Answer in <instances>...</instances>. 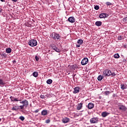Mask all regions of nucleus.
<instances>
[{
  "mask_svg": "<svg viewBox=\"0 0 127 127\" xmlns=\"http://www.w3.org/2000/svg\"><path fill=\"white\" fill-rule=\"evenodd\" d=\"M94 103L90 102L88 103L87 107L88 109H89V110H92V109L94 108Z\"/></svg>",
  "mask_w": 127,
  "mask_h": 127,
  "instance_id": "obj_12",
  "label": "nucleus"
},
{
  "mask_svg": "<svg viewBox=\"0 0 127 127\" xmlns=\"http://www.w3.org/2000/svg\"><path fill=\"white\" fill-rule=\"evenodd\" d=\"M68 20L71 23H74V22H75V18H74V17H69L68 18Z\"/></svg>",
  "mask_w": 127,
  "mask_h": 127,
  "instance_id": "obj_14",
  "label": "nucleus"
},
{
  "mask_svg": "<svg viewBox=\"0 0 127 127\" xmlns=\"http://www.w3.org/2000/svg\"><path fill=\"white\" fill-rule=\"evenodd\" d=\"M91 124H97L99 122V119L97 117L91 118L90 120Z\"/></svg>",
  "mask_w": 127,
  "mask_h": 127,
  "instance_id": "obj_6",
  "label": "nucleus"
},
{
  "mask_svg": "<svg viewBox=\"0 0 127 127\" xmlns=\"http://www.w3.org/2000/svg\"><path fill=\"white\" fill-rule=\"evenodd\" d=\"M69 121L70 119L67 117H65L62 120L63 124H67V123H69Z\"/></svg>",
  "mask_w": 127,
  "mask_h": 127,
  "instance_id": "obj_10",
  "label": "nucleus"
},
{
  "mask_svg": "<svg viewBox=\"0 0 127 127\" xmlns=\"http://www.w3.org/2000/svg\"><path fill=\"white\" fill-rule=\"evenodd\" d=\"M51 47L53 49V50L56 48L55 45H51Z\"/></svg>",
  "mask_w": 127,
  "mask_h": 127,
  "instance_id": "obj_32",
  "label": "nucleus"
},
{
  "mask_svg": "<svg viewBox=\"0 0 127 127\" xmlns=\"http://www.w3.org/2000/svg\"><path fill=\"white\" fill-rule=\"evenodd\" d=\"M104 77L102 75H99L97 79L98 80V81H102L103 80V77Z\"/></svg>",
  "mask_w": 127,
  "mask_h": 127,
  "instance_id": "obj_23",
  "label": "nucleus"
},
{
  "mask_svg": "<svg viewBox=\"0 0 127 127\" xmlns=\"http://www.w3.org/2000/svg\"><path fill=\"white\" fill-rule=\"evenodd\" d=\"M47 84H52V79H48L47 80Z\"/></svg>",
  "mask_w": 127,
  "mask_h": 127,
  "instance_id": "obj_28",
  "label": "nucleus"
},
{
  "mask_svg": "<svg viewBox=\"0 0 127 127\" xmlns=\"http://www.w3.org/2000/svg\"><path fill=\"white\" fill-rule=\"evenodd\" d=\"M12 1L14 2H16V1H17V0H12Z\"/></svg>",
  "mask_w": 127,
  "mask_h": 127,
  "instance_id": "obj_42",
  "label": "nucleus"
},
{
  "mask_svg": "<svg viewBox=\"0 0 127 127\" xmlns=\"http://www.w3.org/2000/svg\"><path fill=\"white\" fill-rule=\"evenodd\" d=\"M1 11H2V9H1V8H0V13H1Z\"/></svg>",
  "mask_w": 127,
  "mask_h": 127,
  "instance_id": "obj_40",
  "label": "nucleus"
},
{
  "mask_svg": "<svg viewBox=\"0 0 127 127\" xmlns=\"http://www.w3.org/2000/svg\"><path fill=\"white\" fill-rule=\"evenodd\" d=\"M49 123H50V120L48 119V120H46V124H49Z\"/></svg>",
  "mask_w": 127,
  "mask_h": 127,
  "instance_id": "obj_36",
  "label": "nucleus"
},
{
  "mask_svg": "<svg viewBox=\"0 0 127 127\" xmlns=\"http://www.w3.org/2000/svg\"><path fill=\"white\" fill-rule=\"evenodd\" d=\"M1 119L0 118V122H1Z\"/></svg>",
  "mask_w": 127,
  "mask_h": 127,
  "instance_id": "obj_45",
  "label": "nucleus"
},
{
  "mask_svg": "<svg viewBox=\"0 0 127 127\" xmlns=\"http://www.w3.org/2000/svg\"><path fill=\"white\" fill-rule=\"evenodd\" d=\"M35 58V60H36V61H39V57H38L37 56H36Z\"/></svg>",
  "mask_w": 127,
  "mask_h": 127,
  "instance_id": "obj_34",
  "label": "nucleus"
},
{
  "mask_svg": "<svg viewBox=\"0 0 127 127\" xmlns=\"http://www.w3.org/2000/svg\"><path fill=\"white\" fill-rule=\"evenodd\" d=\"M53 37L55 40H59V39H60V36L59 34L55 33H53Z\"/></svg>",
  "mask_w": 127,
  "mask_h": 127,
  "instance_id": "obj_7",
  "label": "nucleus"
},
{
  "mask_svg": "<svg viewBox=\"0 0 127 127\" xmlns=\"http://www.w3.org/2000/svg\"><path fill=\"white\" fill-rule=\"evenodd\" d=\"M110 94H111V92H110L109 91H106L105 92V95L106 96H108V95H110Z\"/></svg>",
  "mask_w": 127,
  "mask_h": 127,
  "instance_id": "obj_29",
  "label": "nucleus"
},
{
  "mask_svg": "<svg viewBox=\"0 0 127 127\" xmlns=\"http://www.w3.org/2000/svg\"><path fill=\"white\" fill-rule=\"evenodd\" d=\"M54 50H55L56 52H60V50H59V49L56 47L55 48V49H54Z\"/></svg>",
  "mask_w": 127,
  "mask_h": 127,
  "instance_id": "obj_31",
  "label": "nucleus"
},
{
  "mask_svg": "<svg viewBox=\"0 0 127 127\" xmlns=\"http://www.w3.org/2000/svg\"><path fill=\"white\" fill-rule=\"evenodd\" d=\"M109 16V14L105 13H102L99 15L100 18H106V17H108Z\"/></svg>",
  "mask_w": 127,
  "mask_h": 127,
  "instance_id": "obj_9",
  "label": "nucleus"
},
{
  "mask_svg": "<svg viewBox=\"0 0 127 127\" xmlns=\"http://www.w3.org/2000/svg\"><path fill=\"white\" fill-rule=\"evenodd\" d=\"M10 99L11 102H21V101H22V98L21 97L15 98L12 96H10Z\"/></svg>",
  "mask_w": 127,
  "mask_h": 127,
  "instance_id": "obj_4",
  "label": "nucleus"
},
{
  "mask_svg": "<svg viewBox=\"0 0 127 127\" xmlns=\"http://www.w3.org/2000/svg\"><path fill=\"white\" fill-rule=\"evenodd\" d=\"M80 90H81V88H80L79 87H76L74 89L73 93L77 94V93H79V92H80Z\"/></svg>",
  "mask_w": 127,
  "mask_h": 127,
  "instance_id": "obj_11",
  "label": "nucleus"
},
{
  "mask_svg": "<svg viewBox=\"0 0 127 127\" xmlns=\"http://www.w3.org/2000/svg\"><path fill=\"white\" fill-rule=\"evenodd\" d=\"M111 71L109 69H105L103 71V77H110L111 76Z\"/></svg>",
  "mask_w": 127,
  "mask_h": 127,
  "instance_id": "obj_3",
  "label": "nucleus"
},
{
  "mask_svg": "<svg viewBox=\"0 0 127 127\" xmlns=\"http://www.w3.org/2000/svg\"><path fill=\"white\" fill-rule=\"evenodd\" d=\"M77 43L78 44H79V45H82V44H83V40L82 39H79L77 41Z\"/></svg>",
  "mask_w": 127,
  "mask_h": 127,
  "instance_id": "obj_20",
  "label": "nucleus"
},
{
  "mask_svg": "<svg viewBox=\"0 0 127 127\" xmlns=\"http://www.w3.org/2000/svg\"><path fill=\"white\" fill-rule=\"evenodd\" d=\"M41 115L42 116H47V115H48V112H47V110H43L41 112Z\"/></svg>",
  "mask_w": 127,
  "mask_h": 127,
  "instance_id": "obj_17",
  "label": "nucleus"
},
{
  "mask_svg": "<svg viewBox=\"0 0 127 127\" xmlns=\"http://www.w3.org/2000/svg\"><path fill=\"white\" fill-rule=\"evenodd\" d=\"M118 40H122V39H124V37L123 36L119 35L118 37Z\"/></svg>",
  "mask_w": 127,
  "mask_h": 127,
  "instance_id": "obj_26",
  "label": "nucleus"
},
{
  "mask_svg": "<svg viewBox=\"0 0 127 127\" xmlns=\"http://www.w3.org/2000/svg\"><path fill=\"white\" fill-rule=\"evenodd\" d=\"M20 104H22V105H20L19 107L20 110H23L24 109V107L25 108H27V106H28V101L27 100H24L20 102Z\"/></svg>",
  "mask_w": 127,
  "mask_h": 127,
  "instance_id": "obj_1",
  "label": "nucleus"
},
{
  "mask_svg": "<svg viewBox=\"0 0 127 127\" xmlns=\"http://www.w3.org/2000/svg\"><path fill=\"white\" fill-rule=\"evenodd\" d=\"M1 1L4 2L5 1V0H0Z\"/></svg>",
  "mask_w": 127,
  "mask_h": 127,
  "instance_id": "obj_43",
  "label": "nucleus"
},
{
  "mask_svg": "<svg viewBox=\"0 0 127 127\" xmlns=\"http://www.w3.org/2000/svg\"><path fill=\"white\" fill-rule=\"evenodd\" d=\"M116 75V73H115V72L112 73V71H111L110 76H112V77H115Z\"/></svg>",
  "mask_w": 127,
  "mask_h": 127,
  "instance_id": "obj_27",
  "label": "nucleus"
},
{
  "mask_svg": "<svg viewBox=\"0 0 127 127\" xmlns=\"http://www.w3.org/2000/svg\"><path fill=\"white\" fill-rule=\"evenodd\" d=\"M110 115V113L106 112H103L101 114V116L102 118H106V117H108Z\"/></svg>",
  "mask_w": 127,
  "mask_h": 127,
  "instance_id": "obj_13",
  "label": "nucleus"
},
{
  "mask_svg": "<svg viewBox=\"0 0 127 127\" xmlns=\"http://www.w3.org/2000/svg\"><path fill=\"white\" fill-rule=\"evenodd\" d=\"M99 8H100V7H99L98 5H95L94 6V9H96V10H98V9H99Z\"/></svg>",
  "mask_w": 127,
  "mask_h": 127,
  "instance_id": "obj_33",
  "label": "nucleus"
},
{
  "mask_svg": "<svg viewBox=\"0 0 127 127\" xmlns=\"http://www.w3.org/2000/svg\"><path fill=\"white\" fill-rule=\"evenodd\" d=\"M12 111H18L19 110V106H14L11 109Z\"/></svg>",
  "mask_w": 127,
  "mask_h": 127,
  "instance_id": "obj_16",
  "label": "nucleus"
},
{
  "mask_svg": "<svg viewBox=\"0 0 127 127\" xmlns=\"http://www.w3.org/2000/svg\"><path fill=\"white\" fill-rule=\"evenodd\" d=\"M19 120H20L21 121H24V120H25V118L23 116H20L19 117Z\"/></svg>",
  "mask_w": 127,
  "mask_h": 127,
  "instance_id": "obj_30",
  "label": "nucleus"
},
{
  "mask_svg": "<svg viewBox=\"0 0 127 127\" xmlns=\"http://www.w3.org/2000/svg\"><path fill=\"white\" fill-rule=\"evenodd\" d=\"M89 63V59H88L87 58H84L83 60H82L81 62V65H87L88 63Z\"/></svg>",
  "mask_w": 127,
  "mask_h": 127,
  "instance_id": "obj_5",
  "label": "nucleus"
},
{
  "mask_svg": "<svg viewBox=\"0 0 127 127\" xmlns=\"http://www.w3.org/2000/svg\"><path fill=\"white\" fill-rule=\"evenodd\" d=\"M5 85V81L2 79H0V87H4Z\"/></svg>",
  "mask_w": 127,
  "mask_h": 127,
  "instance_id": "obj_15",
  "label": "nucleus"
},
{
  "mask_svg": "<svg viewBox=\"0 0 127 127\" xmlns=\"http://www.w3.org/2000/svg\"><path fill=\"white\" fill-rule=\"evenodd\" d=\"M40 97L41 99H45V96H44V95H41V96Z\"/></svg>",
  "mask_w": 127,
  "mask_h": 127,
  "instance_id": "obj_35",
  "label": "nucleus"
},
{
  "mask_svg": "<svg viewBox=\"0 0 127 127\" xmlns=\"http://www.w3.org/2000/svg\"><path fill=\"white\" fill-rule=\"evenodd\" d=\"M114 58L118 59V58H120V55L119 54H115L114 56Z\"/></svg>",
  "mask_w": 127,
  "mask_h": 127,
  "instance_id": "obj_24",
  "label": "nucleus"
},
{
  "mask_svg": "<svg viewBox=\"0 0 127 127\" xmlns=\"http://www.w3.org/2000/svg\"><path fill=\"white\" fill-rule=\"evenodd\" d=\"M82 108H83V104L80 103L78 105V106L77 107V110H78V111H80V110H81V109H82Z\"/></svg>",
  "mask_w": 127,
  "mask_h": 127,
  "instance_id": "obj_18",
  "label": "nucleus"
},
{
  "mask_svg": "<svg viewBox=\"0 0 127 127\" xmlns=\"http://www.w3.org/2000/svg\"><path fill=\"white\" fill-rule=\"evenodd\" d=\"M6 53H10L11 52V49L7 48L6 49Z\"/></svg>",
  "mask_w": 127,
  "mask_h": 127,
  "instance_id": "obj_25",
  "label": "nucleus"
},
{
  "mask_svg": "<svg viewBox=\"0 0 127 127\" xmlns=\"http://www.w3.org/2000/svg\"><path fill=\"white\" fill-rule=\"evenodd\" d=\"M33 76L34 77H35V78H36L38 76V72H34L33 73Z\"/></svg>",
  "mask_w": 127,
  "mask_h": 127,
  "instance_id": "obj_22",
  "label": "nucleus"
},
{
  "mask_svg": "<svg viewBox=\"0 0 127 127\" xmlns=\"http://www.w3.org/2000/svg\"><path fill=\"white\" fill-rule=\"evenodd\" d=\"M71 67L73 69L74 68V65L71 66Z\"/></svg>",
  "mask_w": 127,
  "mask_h": 127,
  "instance_id": "obj_44",
  "label": "nucleus"
},
{
  "mask_svg": "<svg viewBox=\"0 0 127 127\" xmlns=\"http://www.w3.org/2000/svg\"><path fill=\"white\" fill-rule=\"evenodd\" d=\"M38 112H39V109H37L36 110H35V111H34V113H38Z\"/></svg>",
  "mask_w": 127,
  "mask_h": 127,
  "instance_id": "obj_38",
  "label": "nucleus"
},
{
  "mask_svg": "<svg viewBox=\"0 0 127 127\" xmlns=\"http://www.w3.org/2000/svg\"><path fill=\"white\" fill-rule=\"evenodd\" d=\"M102 23L101 21H96L95 22V25L97 26H101V25H102Z\"/></svg>",
  "mask_w": 127,
  "mask_h": 127,
  "instance_id": "obj_19",
  "label": "nucleus"
},
{
  "mask_svg": "<svg viewBox=\"0 0 127 127\" xmlns=\"http://www.w3.org/2000/svg\"><path fill=\"white\" fill-rule=\"evenodd\" d=\"M121 87V89L122 90H125V89H127V86H126L125 85H124V84H122L120 85Z\"/></svg>",
  "mask_w": 127,
  "mask_h": 127,
  "instance_id": "obj_21",
  "label": "nucleus"
},
{
  "mask_svg": "<svg viewBox=\"0 0 127 127\" xmlns=\"http://www.w3.org/2000/svg\"><path fill=\"white\" fill-rule=\"evenodd\" d=\"M76 47L78 48L80 47V45L79 44L76 45Z\"/></svg>",
  "mask_w": 127,
  "mask_h": 127,
  "instance_id": "obj_39",
  "label": "nucleus"
},
{
  "mask_svg": "<svg viewBox=\"0 0 127 127\" xmlns=\"http://www.w3.org/2000/svg\"><path fill=\"white\" fill-rule=\"evenodd\" d=\"M106 4L107 5H111V4H112V3L110 2H107L106 3Z\"/></svg>",
  "mask_w": 127,
  "mask_h": 127,
  "instance_id": "obj_37",
  "label": "nucleus"
},
{
  "mask_svg": "<svg viewBox=\"0 0 127 127\" xmlns=\"http://www.w3.org/2000/svg\"><path fill=\"white\" fill-rule=\"evenodd\" d=\"M119 110L123 111V112H126L127 111V107L123 105H119Z\"/></svg>",
  "mask_w": 127,
  "mask_h": 127,
  "instance_id": "obj_8",
  "label": "nucleus"
},
{
  "mask_svg": "<svg viewBox=\"0 0 127 127\" xmlns=\"http://www.w3.org/2000/svg\"><path fill=\"white\" fill-rule=\"evenodd\" d=\"M13 64H15V63H16V61H13Z\"/></svg>",
  "mask_w": 127,
  "mask_h": 127,
  "instance_id": "obj_41",
  "label": "nucleus"
},
{
  "mask_svg": "<svg viewBox=\"0 0 127 127\" xmlns=\"http://www.w3.org/2000/svg\"><path fill=\"white\" fill-rule=\"evenodd\" d=\"M28 43L29 45L32 47H34V46H36V45H37V41L34 39L30 40Z\"/></svg>",
  "mask_w": 127,
  "mask_h": 127,
  "instance_id": "obj_2",
  "label": "nucleus"
}]
</instances>
